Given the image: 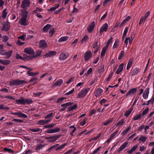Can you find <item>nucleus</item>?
I'll use <instances>...</instances> for the list:
<instances>
[{
    "label": "nucleus",
    "mask_w": 154,
    "mask_h": 154,
    "mask_svg": "<svg viewBox=\"0 0 154 154\" xmlns=\"http://www.w3.org/2000/svg\"><path fill=\"white\" fill-rule=\"evenodd\" d=\"M28 13V12L26 10L25 11L23 12V16L19 21V23L20 25L26 26L28 24L26 19Z\"/></svg>",
    "instance_id": "f257e3e1"
},
{
    "label": "nucleus",
    "mask_w": 154,
    "mask_h": 154,
    "mask_svg": "<svg viewBox=\"0 0 154 154\" xmlns=\"http://www.w3.org/2000/svg\"><path fill=\"white\" fill-rule=\"evenodd\" d=\"M90 90V88L82 89L78 94L77 96V98H83L85 96Z\"/></svg>",
    "instance_id": "f03ea898"
},
{
    "label": "nucleus",
    "mask_w": 154,
    "mask_h": 154,
    "mask_svg": "<svg viewBox=\"0 0 154 154\" xmlns=\"http://www.w3.org/2000/svg\"><path fill=\"white\" fill-rule=\"evenodd\" d=\"M108 26L107 23H106L103 25L100 29V34L102 35L104 32H106L108 29Z\"/></svg>",
    "instance_id": "7ed1b4c3"
},
{
    "label": "nucleus",
    "mask_w": 154,
    "mask_h": 154,
    "mask_svg": "<svg viewBox=\"0 0 154 154\" xmlns=\"http://www.w3.org/2000/svg\"><path fill=\"white\" fill-rule=\"evenodd\" d=\"M60 128L56 127L54 128H49L46 131V132L48 134H52L57 133L59 131Z\"/></svg>",
    "instance_id": "20e7f679"
},
{
    "label": "nucleus",
    "mask_w": 154,
    "mask_h": 154,
    "mask_svg": "<svg viewBox=\"0 0 154 154\" xmlns=\"http://www.w3.org/2000/svg\"><path fill=\"white\" fill-rule=\"evenodd\" d=\"M16 57L17 59H20L24 61L25 60H29L32 59L33 58L32 57L28 56L27 57L23 58L21 56H20L17 53L16 56Z\"/></svg>",
    "instance_id": "39448f33"
},
{
    "label": "nucleus",
    "mask_w": 154,
    "mask_h": 154,
    "mask_svg": "<svg viewBox=\"0 0 154 154\" xmlns=\"http://www.w3.org/2000/svg\"><path fill=\"white\" fill-rule=\"evenodd\" d=\"M30 4L29 0H23L21 5V7L24 9L29 7Z\"/></svg>",
    "instance_id": "423d86ee"
},
{
    "label": "nucleus",
    "mask_w": 154,
    "mask_h": 154,
    "mask_svg": "<svg viewBox=\"0 0 154 154\" xmlns=\"http://www.w3.org/2000/svg\"><path fill=\"white\" fill-rule=\"evenodd\" d=\"M11 114L15 115H17L18 117L20 118H26L28 117L27 115L22 113L20 111H18L15 112H11Z\"/></svg>",
    "instance_id": "0eeeda50"
},
{
    "label": "nucleus",
    "mask_w": 154,
    "mask_h": 154,
    "mask_svg": "<svg viewBox=\"0 0 154 154\" xmlns=\"http://www.w3.org/2000/svg\"><path fill=\"white\" fill-rule=\"evenodd\" d=\"M128 143L129 142L127 141L124 142L119 148L118 150V152H120L125 149L126 147L128 146Z\"/></svg>",
    "instance_id": "6e6552de"
},
{
    "label": "nucleus",
    "mask_w": 154,
    "mask_h": 154,
    "mask_svg": "<svg viewBox=\"0 0 154 154\" xmlns=\"http://www.w3.org/2000/svg\"><path fill=\"white\" fill-rule=\"evenodd\" d=\"M95 26V23L94 21L92 22L90 25L88 26L87 29L89 32L90 33L92 32Z\"/></svg>",
    "instance_id": "1a4fd4ad"
},
{
    "label": "nucleus",
    "mask_w": 154,
    "mask_h": 154,
    "mask_svg": "<svg viewBox=\"0 0 154 154\" xmlns=\"http://www.w3.org/2000/svg\"><path fill=\"white\" fill-rule=\"evenodd\" d=\"M24 51L26 53L31 55H33L34 54L33 50L30 47H27L24 49Z\"/></svg>",
    "instance_id": "9d476101"
},
{
    "label": "nucleus",
    "mask_w": 154,
    "mask_h": 154,
    "mask_svg": "<svg viewBox=\"0 0 154 154\" xmlns=\"http://www.w3.org/2000/svg\"><path fill=\"white\" fill-rule=\"evenodd\" d=\"M39 47L42 48H46L47 45L46 42L45 40L40 41L39 43Z\"/></svg>",
    "instance_id": "9b49d317"
},
{
    "label": "nucleus",
    "mask_w": 154,
    "mask_h": 154,
    "mask_svg": "<svg viewBox=\"0 0 154 154\" xmlns=\"http://www.w3.org/2000/svg\"><path fill=\"white\" fill-rule=\"evenodd\" d=\"M92 57V54L91 52L90 51H88L86 52L84 55V59L85 61L89 60Z\"/></svg>",
    "instance_id": "f8f14e48"
},
{
    "label": "nucleus",
    "mask_w": 154,
    "mask_h": 154,
    "mask_svg": "<svg viewBox=\"0 0 154 154\" xmlns=\"http://www.w3.org/2000/svg\"><path fill=\"white\" fill-rule=\"evenodd\" d=\"M103 90L101 88H97L95 91V96L96 97H98L101 95Z\"/></svg>",
    "instance_id": "ddd939ff"
},
{
    "label": "nucleus",
    "mask_w": 154,
    "mask_h": 154,
    "mask_svg": "<svg viewBox=\"0 0 154 154\" xmlns=\"http://www.w3.org/2000/svg\"><path fill=\"white\" fill-rule=\"evenodd\" d=\"M149 93V88H146L144 92L143 93V97L145 99L147 98Z\"/></svg>",
    "instance_id": "4468645a"
},
{
    "label": "nucleus",
    "mask_w": 154,
    "mask_h": 154,
    "mask_svg": "<svg viewBox=\"0 0 154 154\" xmlns=\"http://www.w3.org/2000/svg\"><path fill=\"white\" fill-rule=\"evenodd\" d=\"M53 113H51L48 114L45 116V119L46 120L48 123L50 122L51 119L53 117Z\"/></svg>",
    "instance_id": "2eb2a0df"
},
{
    "label": "nucleus",
    "mask_w": 154,
    "mask_h": 154,
    "mask_svg": "<svg viewBox=\"0 0 154 154\" xmlns=\"http://www.w3.org/2000/svg\"><path fill=\"white\" fill-rule=\"evenodd\" d=\"M56 54V52L54 51H51L48 53H46L45 56L46 57H51L55 56Z\"/></svg>",
    "instance_id": "dca6fc26"
},
{
    "label": "nucleus",
    "mask_w": 154,
    "mask_h": 154,
    "mask_svg": "<svg viewBox=\"0 0 154 154\" xmlns=\"http://www.w3.org/2000/svg\"><path fill=\"white\" fill-rule=\"evenodd\" d=\"M63 81L62 79H59L57 81L54 83L53 86H61L63 84Z\"/></svg>",
    "instance_id": "f3484780"
},
{
    "label": "nucleus",
    "mask_w": 154,
    "mask_h": 154,
    "mask_svg": "<svg viewBox=\"0 0 154 154\" xmlns=\"http://www.w3.org/2000/svg\"><path fill=\"white\" fill-rule=\"evenodd\" d=\"M46 139L48 140V142H52L56 141L57 139V137L56 136H53L48 137Z\"/></svg>",
    "instance_id": "a211bd4d"
},
{
    "label": "nucleus",
    "mask_w": 154,
    "mask_h": 154,
    "mask_svg": "<svg viewBox=\"0 0 154 154\" xmlns=\"http://www.w3.org/2000/svg\"><path fill=\"white\" fill-rule=\"evenodd\" d=\"M10 63L11 61L9 60L0 59V63L4 65H7Z\"/></svg>",
    "instance_id": "6ab92c4d"
},
{
    "label": "nucleus",
    "mask_w": 154,
    "mask_h": 154,
    "mask_svg": "<svg viewBox=\"0 0 154 154\" xmlns=\"http://www.w3.org/2000/svg\"><path fill=\"white\" fill-rule=\"evenodd\" d=\"M68 56V54L62 53L60 54L59 59L61 60H64L66 59Z\"/></svg>",
    "instance_id": "aec40b11"
},
{
    "label": "nucleus",
    "mask_w": 154,
    "mask_h": 154,
    "mask_svg": "<svg viewBox=\"0 0 154 154\" xmlns=\"http://www.w3.org/2000/svg\"><path fill=\"white\" fill-rule=\"evenodd\" d=\"M124 66V64L123 63H122L120 65L117 70L116 72V73L117 74H119L120 73V72H121L122 71L123 69Z\"/></svg>",
    "instance_id": "412c9836"
},
{
    "label": "nucleus",
    "mask_w": 154,
    "mask_h": 154,
    "mask_svg": "<svg viewBox=\"0 0 154 154\" xmlns=\"http://www.w3.org/2000/svg\"><path fill=\"white\" fill-rule=\"evenodd\" d=\"M140 68H135L131 72L132 75H134L137 74L140 71Z\"/></svg>",
    "instance_id": "4be33fe9"
},
{
    "label": "nucleus",
    "mask_w": 154,
    "mask_h": 154,
    "mask_svg": "<svg viewBox=\"0 0 154 154\" xmlns=\"http://www.w3.org/2000/svg\"><path fill=\"white\" fill-rule=\"evenodd\" d=\"M137 91V89L136 88H133L130 90L127 94L126 96H128L129 95L132 96Z\"/></svg>",
    "instance_id": "5701e85b"
},
{
    "label": "nucleus",
    "mask_w": 154,
    "mask_h": 154,
    "mask_svg": "<svg viewBox=\"0 0 154 154\" xmlns=\"http://www.w3.org/2000/svg\"><path fill=\"white\" fill-rule=\"evenodd\" d=\"M138 146V145H136L133 146L130 150H128L127 151V152L129 154H132L133 152L137 148Z\"/></svg>",
    "instance_id": "b1692460"
},
{
    "label": "nucleus",
    "mask_w": 154,
    "mask_h": 154,
    "mask_svg": "<svg viewBox=\"0 0 154 154\" xmlns=\"http://www.w3.org/2000/svg\"><path fill=\"white\" fill-rule=\"evenodd\" d=\"M133 40V38L132 37L130 38V37H129L128 38H126L124 41V42L126 44V45H127L128 44V41L129 44H131L132 43Z\"/></svg>",
    "instance_id": "393cba45"
},
{
    "label": "nucleus",
    "mask_w": 154,
    "mask_h": 154,
    "mask_svg": "<svg viewBox=\"0 0 154 154\" xmlns=\"http://www.w3.org/2000/svg\"><path fill=\"white\" fill-rule=\"evenodd\" d=\"M70 131V134L72 136L74 135L73 133L75 131L76 128L74 126H71L69 127Z\"/></svg>",
    "instance_id": "a878e982"
},
{
    "label": "nucleus",
    "mask_w": 154,
    "mask_h": 154,
    "mask_svg": "<svg viewBox=\"0 0 154 154\" xmlns=\"http://www.w3.org/2000/svg\"><path fill=\"white\" fill-rule=\"evenodd\" d=\"M89 38L87 35H85L83 37L81 41V43L86 42L89 39Z\"/></svg>",
    "instance_id": "bb28decb"
},
{
    "label": "nucleus",
    "mask_w": 154,
    "mask_h": 154,
    "mask_svg": "<svg viewBox=\"0 0 154 154\" xmlns=\"http://www.w3.org/2000/svg\"><path fill=\"white\" fill-rule=\"evenodd\" d=\"M17 104L24 105V98L23 97H21L20 99L16 100Z\"/></svg>",
    "instance_id": "cd10ccee"
},
{
    "label": "nucleus",
    "mask_w": 154,
    "mask_h": 154,
    "mask_svg": "<svg viewBox=\"0 0 154 154\" xmlns=\"http://www.w3.org/2000/svg\"><path fill=\"white\" fill-rule=\"evenodd\" d=\"M66 143H65L63 144L62 145H61L59 146H58V145L56 146L55 147V150L57 151L59 149H61L63 148L66 145Z\"/></svg>",
    "instance_id": "c85d7f7f"
},
{
    "label": "nucleus",
    "mask_w": 154,
    "mask_h": 154,
    "mask_svg": "<svg viewBox=\"0 0 154 154\" xmlns=\"http://www.w3.org/2000/svg\"><path fill=\"white\" fill-rule=\"evenodd\" d=\"M51 25L47 24L43 28V32H47L49 29L51 27Z\"/></svg>",
    "instance_id": "c756f323"
},
{
    "label": "nucleus",
    "mask_w": 154,
    "mask_h": 154,
    "mask_svg": "<svg viewBox=\"0 0 154 154\" xmlns=\"http://www.w3.org/2000/svg\"><path fill=\"white\" fill-rule=\"evenodd\" d=\"M124 123V119H122L120 121L116 124V125L119 127L122 126Z\"/></svg>",
    "instance_id": "7c9ffc66"
},
{
    "label": "nucleus",
    "mask_w": 154,
    "mask_h": 154,
    "mask_svg": "<svg viewBox=\"0 0 154 154\" xmlns=\"http://www.w3.org/2000/svg\"><path fill=\"white\" fill-rule=\"evenodd\" d=\"M32 102V100L30 99H24V105L25 104H29Z\"/></svg>",
    "instance_id": "2f4dec72"
},
{
    "label": "nucleus",
    "mask_w": 154,
    "mask_h": 154,
    "mask_svg": "<svg viewBox=\"0 0 154 154\" xmlns=\"http://www.w3.org/2000/svg\"><path fill=\"white\" fill-rule=\"evenodd\" d=\"M133 110L132 108H130L128 110L126 111L124 115L126 117H128L131 113Z\"/></svg>",
    "instance_id": "473e14b6"
},
{
    "label": "nucleus",
    "mask_w": 154,
    "mask_h": 154,
    "mask_svg": "<svg viewBox=\"0 0 154 154\" xmlns=\"http://www.w3.org/2000/svg\"><path fill=\"white\" fill-rule=\"evenodd\" d=\"M107 48L104 47L103 48L101 53V57L103 58L105 56L106 49Z\"/></svg>",
    "instance_id": "72a5a7b5"
},
{
    "label": "nucleus",
    "mask_w": 154,
    "mask_h": 154,
    "mask_svg": "<svg viewBox=\"0 0 154 154\" xmlns=\"http://www.w3.org/2000/svg\"><path fill=\"white\" fill-rule=\"evenodd\" d=\"M129 28V27H126L125 28L123 35V39L125 38L126 36Z\"/></svg>",
    "instance_id": "f704fd0d"
},
{
    "label": "nucleus",
    "mask_w": 154,
    "mask_h": 154,
    "mask_svg": "<svg viewBox=\"0 0 154 154\" xmlns=\"http://www.w3.org/2000/svg\"><path fill=\"white\" fill-rule=\"evenodd\" d=\"M13 53V51L12 50H10L7 52H5V55H6L7 58H9L11 56L12 53Z\"/></svg>",
    "instance_id": "c9c22d12"
},
{
    "label": "nucleus",
    "mask_w": 154,
    "mask_h": 154,
    "mask_svg": "<svg viewBox=\"0 0 154 154\" xmlns=\"http://www.w3.org/2000/svg\"><path fill=\"white\" fill-rule=\"evenodd\" d=\"M72 104V103L71 102L66 103L61 105V106L62 107H63L66 109L68 106H71Z\"/></svg>",
    "instance_id": "e433bc0d"
},
{
    "label": "nucleus",
    "mask_w": 154,
    "mask_h": 154,
    "mask_svg": "<svg viewBox=\"0 0 154 154\" xmlns=\"http://www.w3.org/2000/svg\"><path fill=\"white\" fill-rule=\"evenodd\" d=\"M69 38L68 36H63L61 37L58 40L59 42L65 41L67 40Z\"/></svg>",
    "instance_id": "4c0bfd02"
},
{
    "label": "nucleus",
    "mask_w": 154,
    "mask_h": 154,
    "mask_svg": "<svg viewBox=\"0 0 154 154\" xmlns=\"http://www.w3.org/2000/svg\"><path fill=\"white\" fill-rule=\"evenodd\" d=\"M17 80H14L10 82V85L11 86L17 85Z\"/></svg>",
    "instance_id": "58836bf2"
},
{
    "label": "nucleus",
    "mask_w": 154,
    "mask_h": 154,
    "mask_svg": "<svg viewBox=\"0 0 154 154\" xmlns=\"http://www.w3.org/2000/svg\"><path fill=\"white\" fill-rule=\"evenodd\" d=\"M27 73L30 76H34L35 75H36L38 74V72H31L29 70V71H27Z\"/></svg>",
    "instance_id": "ea45409f"
},
{
    "label": "nucleus",
    "mask_w": 154,
    "mask_h": 154,
    "mask_svg": "<svg viewBox=\"0 0 154 154\" xmlns=\"http://www.w3.org/2000/svg\"><path fill=\"white\" fill-rule=\"evenodd\" d=\"M113 120V119L112 118H111L109 119L104 122L103 125H106L109 123L112 122Z\"/></svg>",
    "instance_id": "a19ab883"
},
{
    "label": "nucleus",
    "mask_w": 154,
    "mask_h": 154,
    "mask_svg": "<svg viewBox=\"0 0 154 154\" xmlns=\"http://www.w3.org/2000/svg\"><path fill=\"white\" fill-rule=\"evenodd\" d=\"M45 146V145H43L42 144H39L38 145L35 149V150L36 151H38L42 149L43 147H44Z\"/></svg>",
    "instance_id": "79ce46f5"
},
{
    "label": "nucleus",
    "mask_w": 154,
    "mask_h": 154,
    "mask_svg": "<svg viewBox=\"0 0 154 154\" xmlns=\"http://www.w3.org/2000/svg\"><path fill=\"white\" fill-rule=\"evenodd\" d=\"M6 11L7 8H5L2 11V17L3 18H5L7 15V12H6Z\"/></svg>",
    "instance_id": "37998d69"
},
{
    "label": "nucleus",
    "mask_w": 154,
    "mask_h": 154,
    "mask_svg": "<svg viewBox=\"0 0 154 154\" xmlns=\"http://www.w3.org/2000/svg\"><path fill=\"white\" fill-rule=\"evenodd\" d=\"M142 117L141 114H140L138 115H136L134 118L133 120L135 121L140 119Z\"/></svg>",
    "instance_id": "c03bdc74"
},
{
    "label": "nucleus",
    "mask_w": 154,
    "mask_h": 154,
    "mask_svg": "<svg viewBox=\"0 0 154 154\" xmlns=\"http://www.w3.org/2000/svg\"><path fill=\"white\" fill-rule=\"evenodd\" d=\"M38 123L40 125H44L48 123L46 120H40L38 122Z\"/></svg>",
    "instance_id": "a18cd8bd"
},
{
    "label": "nucleus",
    "mask_w": 154,
    "mask_h": 154,
    "mask_svg": "<svg viewBox=\"0 0 154 154\" xmlns=\"http://www.w3.org/2000/svg\"><path fill=\"white\" fill-rule=\"evenodd\" d=\"M77 107V106L76 104H75L73 106H71L68 108V111H70L76 109Z\"/></svg>",
    "instance_id": "49530a36"
},
{
    "label": "nucleus",
    "mask_w": 154,
    "mask_h": 154,
    "mask_svg": "<svg viewBox=\"0 0 154 154\" xmlns=\"http://www.w3.org/2000/svg\"><path fill=\"white\" fill-rule=\"evenodd\" d=\"M133 62L132 59H131L129 60L126 67L127 69H128L130 68L132 63Z\"/></svg>",
    "instance_id": "de8ad7c7"
},
{
    "label": "nucleus",
    "mask_w": 154,
    "mask_h": 154,
    "mask_svg": "<svg viewBox=\"0 0 154 154\" xmlns=\"http://www.w3.org/2000/svg\"><path fill=\"white\" fill-rule=\"evenodd\" d=\"M112 39L113 38H111L108 40L106 47L108 48L110 44H112V43L113 42Z\"/></svg>",
    "instance_id": "09e8293b"
},
{
    "label": "nucleus",
    "mask_w": 154,
    "mask_h": 154,
    "mask_svg": "<svg viewBox=\"0 0 154 154\" xmlns=\"http://www.w3.org/2000/svg\"><path fill=\"white\" fill-rule=\"evenodd\" d=\"M66 98L64 97H61L59 98L57 100V103H62L63 101L66 100Z\"/></svg>",
    "instance_id": "8fccbe9b"
},
{
    "label": "nucleus",
    "mask_w": 154,
    "mask_h": 154,
    "mask_svg": "<svg viewBox=\"0 0 154 154\" xmlns=\"http://www.w3.org/2000/svg\"><path fill=\"white\" fill-rule=\"evenodd\" d=\"M30 131L35 132H39L40 131L41 129L39 128H34L31 129Z\"/></svg>",
    "instance_id": "3c124183"
},
{
    "label": "nucleus",
    "mask_w": 154,
    "mask_h": 154,
    "mask_svg": "<svg viewBox=\"0 0 154 154\" xmlns=\"http://www.w3.org/2000/svg\"><path fill=\"white\" fill-rule=\"evenodd\" d=\"M146 138L144 136H141L139 138V140L143 143H144L146 140Z\"/></svg>",
    "instance_id": "603ef678"
},
{
    "label": "nucleus",
    "mask_w": 154,
    "mask_h": 154,
    "mask_svg": "<svg viewBox=\"0 0 154 154\" xmlns=\"http://www.w3.org/2000/svg\"><path fill=\"white\" fill-rule=\"evenodd\" d=\"M124 52L123 51H122L119 54L118 57V59L119 60H121L123 57Z\"/></svg>",
    "instance_id": "864d4df0"
},
{
    "label": "nucleus",
    "mask_w": 154,
    "mask_h": 154,
    "mask_svg": "<svg viewBox=\"0 0 154 154\" xmlns=\"http://www.w3.org/2000/svg\"><path fill=\"white\" fill-rule=\"evenodd\" d=\"M86 120L87 118H85L80 122V125H81V126H84L86 124Z\"/></svg>",
    "instance_id": "5fc2aeb1"
},
{
    "label": "nucleus",
    "mask_w": 154,
    "mask_h": 154,
    "mask_svg": "<svg viewBox=\"0 0 154 154\" xmlns=\"http://www.w3.org/2000/svg\"><path fill=\"white\" fill-rule=\"evenodd\" d=\"M130 19V17L128 16L127 18H126L125 20H124L122 22L121 25H123L125 23L127 22Z\"/></svg>",
    "instance_id": "6e6d98bb"
},
{
    "label": "nucleus",
    "mask_w": 154,
    "mask_h": 154,
    "mask_svg": "<svg viewBox=\"0 0 154 154\" xmlns=\"http://www.w3.org/2000/svg\"><path fill=\"white\" fill-rule=\"evenodd\" d=\"M54 125H55L54 124H51L48 125H45L44 127L45 128H53L54 127Z\"/></svg>",
    "instance_id": "4d7b16f0"
},
{
    "label": "nucleus",
    "mask_w": 154,
    "mask_h": 154,
    "mask_svg": "<svg viewBox=\"0 0 154 154\" xmlns=\"http://www.w3.org/2000/svg\"><path fill=\"white\" fill-rule=\"evenodd\" d=\"M17 85H22L25 83V82L23 80H17Z\"/></svg>",
    "instance_id": "13d9d810"
},
{
    "label": "nucleus",
    "mask_w": 154,
    "mask_h": 154,
    "mask_svg": "<svg viewBox=\"0 0 154 154\" xmlns=\"http://www.w3.org/2000/svg\"><path fill=\"white\" fill-rule=\"evenodd\" d=\"M59 4H57L56 5L54 6V7L51 8L49 10L52 11L57 9L58 8Z\"/></svg>",
    "instance_id": "bf43d9fd"
},
{
    "label": "nucleus",
    "mask_w": 154,
    "mask_h": 154,
    "mask_svg": "<svg viewBox=\"0 0 154 154\" xmlns=\"http://www.w3.org/2000/svg\"><path fill=\"white\" fill-rule=\"evenodd\" d=\"M146 20V19L144 17H142L140 20L139 24L140 25L142 23H144Z\"/></svg>",
    "instance_id": "052dcab7"
},
{
    "label": "nucleus",
    "mask_w": 154,
    "mask_h": 154,
    "mask_svg": "<svg viewBox=\"0 0 154 154\" xmlns=\"http://www.w3.org/2000/svg\"><path fill=\"white\" fill-rule=\"evenodd\" d=\"M98 43V42L97 41L95 42L93 45V47L94 48V49H97L98 48L97 47V44Z\"/></svg>",
    "instance_id": "680f3d73"
},
{
    "label": "nucleus",
    "mask_w": 154,
    "mask_h": 154,
    "mask_svg": "<svg viewBox=\"0 0 154 154\" xmlns=\"http://www.w3.org/2000/svg\"><path fill=\"white\" fill-rule=\"evenodd\" d=\"M149 108H147L146 109H145L142 112V115L143 116H144L145 115L146 113L148 112L149 111Z\"/></svg>",
    "instance_id": "e2e57ef3"
},
{
    "label": "nucleus",
    "mask_w": 154,
    "mask_h": 154,
    "mask_svg": "<svg viewBox=\"0 0 154 154\" xmlns=\"http://www.w3.org/2000/svg\"><path fill=\"white\" fill-rule=\"evenodd\" d=\"M114 134H112L111 135L110 137L107 139L106 141L107 143H109L110 142V141L114 137Z\"/></svg>",
    "instance_id": "0e129e2a"
},
{
    "label": "nucleus",
    "mask_w": 154,
    "mask_h": 154,
    "mask_svg": "<svg viewBox=\"0 0 154 154\" xmlns=\"http://www.w3.org/2000/svg\"><path fill=\"white\" fill-rule=\"evenodd\" d=\"M119 46L118 42H117L116 41L114 43V44L112 47L113 49H115L116 48Z\"/></svg>",
    "instance_id": "69168bd1"
},
{
    "label": "nucleus",
    "mask_w": 154,
    "mask_h": 154,
    "mask_svg": "<svg viewBox=\"0 0 154 154\" xmlns=\"http://www.w3.org/2000/svg\"><path fill=\"white\" fill-rule=\"evenodd\" d=\"M26 36V34H23L22 35L19 36L18 37V38L19 39H21L23 41H24L25 40V37Z\"/></svg>",
    "instance_id": "338daca9"
},
{
    "label": "nucleus",
    "mask_w": 154,
    "mask_h": 154,
    "mask_svg": "<svg viewBox=\"0 0 154 154\" xmlns=\"http://www.w3.org/2000/svg\"><path fill=\"white\" fill-rule=\"evenodd\" d=\"M101 148V146H100L97 148L94 151H93L92 153L93 154H95L96 153L100 150Z\"/></svg>",
    "instance_id": "774afa93"
}]
</instances>
